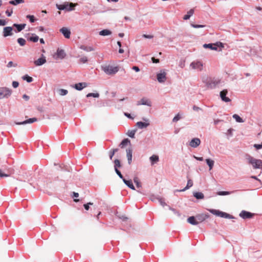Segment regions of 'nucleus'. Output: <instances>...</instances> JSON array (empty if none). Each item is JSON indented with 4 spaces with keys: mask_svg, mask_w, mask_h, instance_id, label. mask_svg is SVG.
<instances>
[{
    "mask_svg": "<svg viewBox=\"0 0 262 262\" xmlns=\"http://www.w3.org/2000/svg\"><path fill=\"white\" fill-rule=\"evenodd\" d=\"M247 160L249 164L252 165L254 169L262 168V161L261 160L256 159L250 155L247 156Z\"/></svg>",
    "mask_w": 262,
    "mask_h": 262,
    "instance_id": "f257e3e1",
    "label": "nucleus"
},
{
    "mask_svg": "<svg viewBox=\"0 0 262 262\" xmlns=\"http://www.w3.org/2000/svg\"><path fill=\"white\" fill-rule=\"evenodd\" d=\"M77 4H73L72 3H69L68 2L64 3L63 4H56V7L60 10H65L68 11H70L74 9V7Z\"/></svg>",
    "mask_w": 262,
    "mask_h": 262,
    "instance_id": "f03ea898",
    "label": "nucleus"
},
{
    "mask_svg": "<svg viewBox=\"0 0 262 262\" xmlns=\"http://www.w3.org/2000/svg\"><path fill=\"white\" fill-rule=\"evenodd\" d=\"M210 212L212 213L214 215H215L216 216L223 217V218H226V219H234V217L232 215H230V214H228L227 213L222 212L221 211H220L219 210H216V209H209L208 210Z\"/></svg>",
    "mask_w": 262,
    "mask_h": 262,
    "instance_id": "7ed1b4c3",
    "label": "nucleus"
},
{
    "mask_svg": "<svg viewBox=\"0 0 262 262\" xmlns=\"http://www.w3.org/2000/svg\"><path fill=\"white\" fill-rule=\"evenodd\" d=\"M103 71L108 75H114L119 71L118 67H113L110 65L105 66L102 67Z\"/></svg>",
    "mask_w": 262,
    "mask_h": 262,
    "instance_id": "20e7f679",
    "label": "nucleus"
},
{
    "mask_svg": "<svg viewBox=\"0 0 262 262\" xmlns=\"http://www.w3.org/2000/svg\"><path fill=\"white\" fill-rule=\"evenodd\" d=\"M11 90L7 88H0V99L8 98L11 94Z\"/></svg>",
    "mask_w": 262,
    "mask_h": 262,
    "instance_id": "39448f33",
    "label": "nucleus"
},
{
    "mask_svg": "<svg viewBox=\"0 0 262 262\" xmlns=\"http://www.w3.org/2000/svg\"><path fill=\"white\" fill-rule=\"evenodd\" d=\"M221 46L222 47H223V43L221 42H216V43H208V44H204L203 47L205 48H209L212 50H217V47Z\"/></svg>",
    "mask_w": 262,
    "mask_h": 262,
    "instance_id": "423d86ee",
    "label": "nucleus"
},
{
    "mask_svg": "<svg viewBox=\"0 0 262 262\" xmlns=\"http://www.w3.org/2000/svg\"><path fill=\"white\" fill-rule=\"evenodd\" d=\"M66 56V53L64 50L60 49H58L57 50V52L54 55V58L55 59H63Z\"/></svg>",
    "mask_w": 262,
    "mask_h": 262,
    "instance_id": "0eeeda50",
    "label": "nucleus"
},
{
    "mask_svg": "<svg viewBox=\"0 0 262 262\" xmlns=\"http://www.w3.org/2000/svg\"><path fill=\"white\" fill-rule=\"evenodd\" d=\"M190 66L193 69L201 71L203 69V64L202 62L196 61L192 62L191 63Z\"/></svg>",
    "mask_w": 262,
    "mask_h": 262,
    "instance_id": "6e6552de",
    "label": "nucleus"
},
{
    "mask_svg": "<svg viewBox=\"0 0 262 262\" xmlns=\"http://www.w3.org/2000/svg\"><path fill=\"white\" fill-rule=\"evenodd\" d=\"M239 216L244 219H251L253 217L254 214L245 210H243L239 213Z\"/></svg>",
    "mask_w": 262,
    "mask_h": 262,
    "instance_id": "1a4fd4ad",
    "label": "nucleus"
},
{
    "mask_svg": "<svg viewBox=\"0 0 262 262\" xmlns=\"http://www.w3.org/2000/svg\"><path fill=\"white\" fill-rule=\"evenodd\" d=\"M137 105H146L150 106L151 105V102L149 99L146 98H143L137 102Z\"/></svg>",
    "mask_w": 262,
    "mask_h": 262,
    "instance_id": "9d476101",
    "label": "nucleus"
},
{
    "mask_svg": "<svg viewBox=\"0 0 262 262\" xmlns=\"http://www.w3.org/2000/svg\"><path fill=\"white\" fill-rule=\"evenodd\" d=\"M195 217L198 222V224H199V223L203 222L206 219H208L209 217V215L206 214H200L196 215Z\"/></svg>",
    "mask_w": 262,
    "mask_h": 262,
    "instance_id": "9b49d317",
    "label": "nucleus"
},
{
    "mask_svg": "<svg viewBox=\"0 0 262 262\" xmlns=\"http://www.w3.org/2000/svg\"><path fill=\"white\" fill-rule=\"evenodd\" d=\"M227 93L228 91L227 90H224L220 92V97L222 100L226 102L231 101V99L229 98L226 97Z\"/></svg>",
    "mask_w": 262,
    "mask_h": 262,
    "instance_id": "f8f14e48",
    "label": "nucleus"
},
{
    "mask_svg": "<svg viewBox=\"0 0 262 262\" xmlns=\"http://www.w3.org/2000/svg\"><path fill=\"white\" fill-rule=\"evenodd\" d=\"M60 32L62 33L66 38H69L70 37L71 31L67 28L63 27L61 28L60 29Z\"/></svg>",
    "mask_w": 262,
    "mask_h": 262,
    "instance_id": "ddd939ff",
    "label": "nucleus"
},
{
    "mask_svg": "<svg viewBox=\"0 0 262 262\" xmlns=\"http://www.w3.org/2000/svg\"><path fill=\"white\" fill-rule=\"evenodd\" d=\"M46 62V57L43 55H41V57L38 58L37 60H35L34 63L36 66H40Z\"/></svg>",
    "mask_w": 262,
    "mask_h": 262,
    "instance_id": "4468645a",
    "label": "nucleus"
},
{
    "mask_svg": "<svg viewBox=\"0 0 262 262\" xmlns=\"http://www.w3.org/2000/svg\"><path fill=\"white\" fill-rule=\"evenodd\" d=\"M201 143V140L198 138L192 139L189 143V145L192 147H196Z\"/></svg>",
    "mask_w": 262,
    "mask_h": 262,
    "instance_id": "2eb2a0df",
    "label": "nucleus"
},
{
    "mask_svg": "<svg viewBox=\"0 0 262 262\" xmlns=\"http://www.w3.org/2000/svg\"><path fill=\"white\" fill-rule=\"evenodd\" d=\"M157 79L159 82H163L166 80V73L163 72L162 73H158L157 74Z\"/></svg>",
    "mask_w": 262,
    "mask_h": 262,
    "instance_id": "dca6fc26",
    "label": "nucleus"
},
{
    "mask_svg": "<svg viewBox=\"0 0 262 262\" xmlns=\"http://www.w3.org/2000/svg\"><path fill=\"white\" fill-rule=\"evenodd\" d=\"M37 121V118H30L28 120H26L24 121H23V122H16V124H17V125H21V124H27V123H33L34 122H36Z\"/></svg>",
    "mask_w": 262,
    "mask_h": 262,
    "instance_id": "f3484780",
    "label": "nucleus"
},
{
    "mask_svg": "<svg viewBox=\"0 0 262 262\" xmlns=\"http://www.w3.org/2000/svg\"><path fill=\"white\" fill-rule=\"evenodd\" d=\"M12 28L11 27H7L4 28V36L6 37L11 35Z\"/></svg>",
    "mask_w": 262,
    "mask_h": 262,
    "instance_id": "a211bd4d",
    "label": "nucleus"
},
{
    "mask_svg": "<svg viewBox=\"0 0 262 262\" xmlns=\"http://www.w3.org/2000/svg\"><path fill=\"white\" fill-rule=\"evenodd\" d=\"M87 86V84L85 82H81L75 84L74 88L79 91L81 90L84 88H85Z\"/></svg>",
    "mask_w": 262,
    "mask_h": 262,
    "instance_id": "6ab92c4d",
    "label": "nucleus"
},
{
    "mask_svg": "<svg viewBox=\"0 0 262 262\" xmlns=\"http://www.w3.org/2000/svg\"><path fill=\"white\" fill-rule=\"evenodd\" d=\"M126 156L128 160V162L130 164L132 162V149L128 148L126 149Z\"/></svg>",
    "mask_w": 262,
    "mask_h": 262,
    "instance_id": "aec40b11",
    "label": "nucleus"
},
{
    "mask_svg": "<svg viewBox=\"0 0 262 262\" xmlns=\"http://www.w3.org/2000/svg\"><path fill=\"white\" fill-rule=\"evenodd\" d=\"M187 221L189 223L193 225H198V222L195 217L192 216L188 218Z\"/></svg>",
    "mask_w": 262,
    "mask_h": 262,
    "instance_id": "412c9836",
    "label": "nucleus"
},
{
    "mask_svg": "<svg viewBox=\"0 0 262 262\" xmlns=\"http://www.w3.org/2000/svg\"><path fill=\"white\" fill-rule=\"evenodd\" d=\"M123 181L130 189H132L133 190L135 189V187L133 185V183L131 180H126L125 179H123Z\"/></svg>",
    "mask_w": 262,
    "mask_h": 262,
    "instance_id": "4be33fe9",
    "label": "nucleus"
},
{
    "mask_svg": "<svg viewBox=\"0 0 262 262\" xmlns=\"http://www.w3.org/2000/svg\"><path fill=\"white\" fill-rule=\"evenodd\" d=\"M150 160L151 163V165H154L155 163H157L159 161V157L157 155H152L150 157Z\"/></svg>",
    "mask_w": 262,
    "mask_h": 262,
    "instance_id": "5701e85b",
    "label": "nucleus"
},
{
    "mask_svg": "<svg viewBox=\"0 0 262 262\" xmlns=\"http://www.w3.org/2000/svg\"><path fill=\"white\" fill-rule=\"evenodd\" d=\"M149 125V124L148 123H146V122H138L137 123V125L138 126V127H139L140 128L146 127Z\"/></svg>",
    "mask_w": 262,
    "mask_h": 262,
    "instance_id": "b1692460",
    "label": "nucleus"
},
{
    "mask_svg": "<svg viewBox=\"0 0 262 262\" xmlns=\"http://www.w3.org/2000/svg\"><path fill=\"white\" fill-rule=\"evenodd\" d=\"M130 143V141L128 139H125L122 141L121 143L119 145V146L123 148L125 146H126L128 143Z\"/></svg>",
    "mask_w": 262,
    "mask_h": 262,
    "instance_id": "393cba45",
    "label": "nucleus"
},
{
    "mask_svg": "<svg viewBox=\"0 0 262 262\" xmlns=\"http://www.w3.org/2000/svg\"><path fill=\"white\" fill-rule=\"evenodd\" d=\"M193 9H190L189 11H188L187 14L184 15L183 19L185 20L188 19L190 17V16L193 15Z\"/></svg>",
    "mask_w": 262,
    "mask_h": 262,
    "instance_id": "a878e982",
    "label": "nucleus"
},
{
    "mask_svg": "<svg viewBox=\"0 0 262 262\" xmlns=\"http://www.w3.org/2000/svg\"><path fill=\"white\" fill-rule=\"evenodd\" d=\"M111 31L107 29L103 30L99 32V34L102 36L109 35H111Z\"/></svg>",
    "mask_w": 262,
    "mask_h": 262,
    "instance_id": "bb28decb",
    "label": "nucleus"
},
{
    "mask_svg": "<svg viewBox=\"0 0 262 262\" xmlns=\"http://www.w3.org/2000/svg\"><path fill=\"white\" fill-rule=\"evenodd\" d=\"M206 161L207 162V164H208V165L209 167V170L212 169L213 168V166L214 165V161L212 160L209 159H207L206 160Z\"/></svg>",
    "mask_w": 262,
    "mask_h": 262,
    "instance_id": "cd10ccee",
    "label": "nucleus"
},
{
    "mask_svg": "<svg viewBox=\"0 0 262 262\" xmlns=\"http://www.w3.org/2000/svg\"><path fill=\"white\" fill-rule=\"evenodd\" d=\"M80 49L87 52H90L94 50V48L91 46H81L80 47Z\"/></svg>",
    "mask_w": 262,
    "mask_h": 262,
    "instance_id": "c85d7f7f",
    "label": "nucleus"
},
{
    "mask_svg": "<svg viewBox=\"0 0 262 262\" xmlns=\"http://www.w3.org/2000/svg\"><path fill=\"white\" fill-rule=\"evenodd\" d=\"M13 26L17 28V30L18 32H20L25 28L26 24H14Z\"/></svg>",
    "mask_w": 262,
    "mask_h": 262,
    "instance_id": "c756f323",
    "label": "nucleus"
},
{
    "mask_svg": "<svg viewBox=\"0 0 262 262\" xmlns=\"http://www.w3.org/2000/svg\"><path fill=\"white\" fill-rule=\"evenodd\" d=\"M193 195L197 199H202L204 197L203 193L199 192L194 193Z\"/></svg>",
    "mask_w": 262,
    "mask_h": 262,
    "instance_id": "7c9ffc66",
    "label": "nucleus"
},
{
    "mask_svg": "<svg viewBox=\"0 0 262 262\" xmlns=\"http://www.w3.org/2000/svg\"><path fill=\"white\" fill-rule=\"evenodd\" d=\"M24 0H14L9 2V3L13 5H16L18 4L24 3Z\"/></svg>",
    "mask_w": 262,
    "mask_h": 262,
    "instance_id": "2f4dec72",
    "label": "nucleus"
},
{
    "mask_svg": "<svg viewBox=\"0 0 262 262\" xmlns=\"http://www.w3.org/2000/svg\"><path fill=\"white\" fill-rule=\"evenodd\" d=\"M233 118L237 122L242 123L244 122V120L241 118L238 115L234 114L233 115Z\"/></svg>",
    "mask_w": 262,
    "mask_h": 262,
    "instance_id": "473e14b6",
    "label": "nucleus"
},
{
    "mask_svg": "<svg viewBox=\"0 0 262 262\" xmlns=\"http://www.w3.org/2000/svg\"><path fill=\"white\" fill-rule=\"evenodd\" d=\"M192 185H193L192 181L191 180H188V181H187V185H186V187L184 189H183L182 190V191H184V190H185L186 189H189V188L192 187Z\"/></svg>",
    "mask_w": 262,
    "mask_h": 262,
    "instance_id": "72a5a7b5",
    "label": "nucleus"
},
{
    "mask_svg": "<svg viewBox=\"0 0 262 262\" xmlns=\"http://www.w3.org/2000/svg\"><path fill=\"white\" fill-rule=\"evenodd\" d=\"M17 42L21 46H24L26 45V41L23 38H19L17 39Z\"/></svg>",
    "mask_w": 262,
    "mask_h": 262,
    "instance_id": "f704fd0d",
    "label": "nucleus"
},
{
    "mask_svg": "<svg viewBox=\"0 0 262 262\" xmlns=\"http://www.w3.org/2000/svg\"><path fill=\"white\" fill-rule=\"evenodd\" d=\"M231 193V192L224 191H218L217 192V194L219 195H226L230 194Z\"/></svg>",
    "mask_w": 262,
    "mask_h": 262,
    "instance_id": "c9c22d12",
    "label": "nucleus"
},
{
    "mask_svg": "<svg viewBox=\"0 0 262 262\" xmlns=\"http://www.w3.org/2000/svg\"><path fill=\"white\" fill-rule=\"evenodd\" d=\"M23 79L26 80L28 82H31L33 81V78L27 75L23 76Z\"/></svg>",
    "mask_w": 262,
    "mask_h": 262,
    "instance_id": "e433bc0d",
    "label": "nucleus"
},
{
    "mask_svg": "<svg viewBox=\"0 0 262 262\" xmlns=\"http://www.w3.org/2000/svg\"><path fill=\"white\" fill-rule=\"evenodd\" d=\"M39 39V37L37 35H34L33 36H31L29 38V40L33 41L34 42H37Z\"/></svg>",
    "mask_w": 262,
    "mask_h": 262,
    "instance_id": "4c0bfd02",
    "label": "nucleus"
},
{
    "mask_svg": "<svg viewBox=\"0 0 262 262\" xmlns=\"http://www.w3.org/2000/svg\"><path fill=\"white\" fill-rule=\"evenodd\" d=\"M114 163H115V170L116 169V168H117L118 167H121L120 162V161L119 160L116 159L114 161Z\"/></svg>",
    "mask_w": 262,
    "mask_h": 262,
    "instance_id": "58836bf2",
    "label": "nucleus"
},
{
    "mask_svg": "<svg viewBox=\"0 0 262 262\" xmlns=\"http://www.w3.org/2000/svg\"><path fill=\"white\" fill-rule=\"evenodd\" d=\"M59 94L61 96H64L68 94V91L64 89H60L59 90Z\"/></svg>",
    "mask_w": 262,
    "mask_h": 262,
    "instance_id": "ea45409f",
    "label": "nucleus"
},
{
    "mask_svg": "<svg viewBox=\"0 0 262 262\" xmlns=\"http://www.w3.org/2000/svg\"><path fill=\"white\" fill-rule=\"evenodd\" d=\"M134 181L135 183L136 184L137 187H141V184L140 183L138 178L136 177L134 179Z\"/></svg>",
    "mask_w": 262,
    "mask_h": 262,
    "instance_id": "a19ab883",
    "label": "nucleus"
},
{
    "mask_svg": "<svg viewBox=\"0 0 262 262\" xmlns=\"http://www.w3.org/2000/svg\"><path fill=\"white\" fill-rule=\"evenodd\" d=\"M136 131L134 130L129 131L128 132V136L132 138H135V135Z\"/></svg>",
    "mask_w": 262,
    "mask_h": 262,
    "instance_id": "79ce46f5",
    "label": "nucleus"
},
{
    "mask_svg": "<svg viewBox=\"0 0 262 262\" xmlns=\"http://www.w3.org/2000/svg\"><path fill=\"white\" fill-rule=\"evenodd\" d=\"M79 61H80V63H84L85 62H87L88 61V58L86 57V56H83V57H82L81 58H80V59H79Z\"/></svg>",
    "mask_w": 262,
    "mask_h": 262,
    "instance_id": "37998d69",
    "label": "nucleus"
},
{
    "mask_svg": "<svg viewBox=\"0 0 262 262\" xmlns=\"http://www.w3.org/2000/svg\"><path fill=\"white\" fill-rule=\"evenodd\" d=\"M99 96L98 93H89L87 95V97L93 96L94 97H98Z\"/></svg>",
    "mask_w": 262,
    "mask_h": 262,
    "instance_id": "c03bdc74",
    "label": "nucleus"
},
{
    "mask_svg": "<svg viewBox=\"0 0 262 262\" xmlns=\"http://www.w3.org/2000/svg\"><path fill=\"white\" fill-rule=\"evenodd\" d=\"M93 203L91 202H89L87 204H84L83 206L85 210H88L90 208V205H93Z\"/></svg>",
    "mask_w": 262,
    "mask_h": 262,
    "instance_id": "a18cd8bd",
    "label": "nucleus"
},
{
    "mask_svg": "<svg viewBox=\"0 0 262 262\" xmlns=\"http://www.w3.org/2000/svg\"><path fill=\"white\" fill-rule=\"evenodd\" d=\"M253 146L256 148V149L258 150L259 149L262 148V142L258 144H254L253 145Z\"/></svg>",
    "mask_w": 262,
    "mask_h": 262,
    "instance_id": "49530a36",
    "label": "nucleus"
},
{
    "mask_svg": "<svg viewBox=\"0 0 262 262\" xmlns=\"http://www.w3.org/2000/svg\"><path fill=\"white\" fill-rule=\"evenodd\" d=\"M17 66V64H14L13 62L12 61H9L8 64H7V67L8 68H11L12 67H16Z\"/></svg>",
    "mask_w": 262,
    "mask_h": 262,
    "instance_id": "de8ad7c7",
    "label": "nucleus"
},
{
    "mask_svg": "<svg viewBox=\"0 0 262 262\" xmlns=\"http://www.w3.org/2000/svg\"><path fill=\"white\" fill-rule=\"evenodd\" d=\"M27 17L28 18H29L30 19V21L31 22V23H34V21H35V19H34V17L33 15H28L27 16Z\"/></svg>",
    "mask_w": 262,
    "mask_h": 262,
    "instance_id": "09e8293b",
    "label": "nucleus"
},
{
    "mask_svg": "<svg viewBox=\"0 0 262 262\" xmlns=\"http://www.w3.org/2000/svg\"><path fill=\"white\" fill-rule=\"evenodd\" d=\"M115 171H116V173L118 175V176L121 179H124L122 174H121V172L118 169V168H116Z\"/></svg>",
    "mask_w": 262,
    "mask_h": 262,
    "instance_id": "8fccbe9b",
    "label": "nucleus"
},
{
    "mask_svg": "<svg viewBox=\"0 0 262 262\" xmlns=\"http://www.w3.org/2000/svg\"><path fill=\"white\" fill-rule=\"evenodd\" d=\"M191 26L194 28H203L204 25L191 24Z\"/></svg>",
    "mask_w": 262,
    "mask_h": 262,
    "instance_id": "3c124183",
    "label": "nucleus"
},
{
    "mask_svg": "<svg viewBox=\"0 0 262 262\" xmlns=\"http://www.w3.org/2000/svg\"><path fill=\"white\" fill-rule=\"evenodd\" d=\"M181 117L179 114L177 115L173 119V122H177L180 119Z\"/></svg>",
    "mask_w": 262,
    "mask_h": 262,
    "instance_id": "603ef678",
    "label": "nucleus"
},
{
    "mask_svg": "<svg viewBox=\"0 0 262 262\" xmlns=\"http://www.w3.org/2000/svg\"><path fill=\"white\" fill-rule=\"evenodd\" d=\"M9 175L4 173L1 169H0V177H8Z\"/></svg>",
    "mask_w": 262,
    "mask_h": 262,
    "instance_id": "864d4df0",
    "label": "nucleus"
},
{
    "mask_svg": "<svg viewBox=\"0 0 262 262\" xmlns=\"http://www.w3.org/2000/svg\"><path fill=\"white\" fill-rule=\"evenodd\" d=\"M18 85H19V83L17 81H13L12 82V86L14 88H16L18 86Z\"/></svg>",
    "mask_w": 262,
    "mask_h": 262,
    "instance_id": "5fc2aeb1",
    "label": "nucleus"
},
{
    "mask_svg": "<svg viewBox=\"0 0 262 262\" xmlns=\"http://www.w3.org/2000/svg\"><path fill=\"white\" fill-rule=\"evenodd\" d=\"M143 37H144V38H149V39L153 38V36L152 35H146V34H143Z\"/></svg>",
    "mask_w": 262,
    "mask_h": 262,
    "instance_id": "6e6d98bb",
    "label": "nucleus"
},
{
    "mask_svg": "<svg viewBox=\"0 0 262 262\" xmlns=\"http://www.w3.org/2000/svg\"><path fill=\"white\" fill-rule=\"evenodd\" d=\"M6 24V21L4 19H0V26H5Z\"/></svg>",
    "mask_w": 262,
    "mask_h": 262,
    "instance_id": "4d7b16f0",
    "label": "nucleus"
},
{
    "mask_svg": "<svg viewBox=\"0 0 262 262\" xmlns=\"http://www.w3.org/2000/svg\"><path fill=\"white\" fill-rule=\"evenodd\" d=\"M151 60H152V62H153L154 63H159V59H156V58H154V57H152V58H151Z\"/></svg>",
    "mask_w": 262,
    "mask_h": 262,
    "instance_id": "13d9d810",
    "label": "nucleus"
},
{
    "mask_svg": "<svg viewBox=\"0 0 262 262\" xmlns=\"http://www.w3.org/2000/svg\"><path fill=\"white\" fill-rule=\"evenodd\" d=\"M132 69H133V70H134V71H135L137 72L140 71L139 68L138 67H137V66L133 67Z\"/></svg>",
    "mask_w": 262,
    "mask_h": 262,
    "instance_id": "bf43d9fd",
    "label": "nucleus"
},
{
    "mask_svg": "<svg viewBox=\"0 0 262 262\" xmlns=\"http://www.w3.org/2000/svg\"><path fill=\"white\" fill-rule=\"evenodd\" d=\"M23 98L26 101H28L29 99V96L26 94L23 95Z\"/></svg>",
    "mask_w": 262,
    "mask_h": 262,
    "instance_id": "052dcab7",
    "label": "nucleus"
},
{
    "mask_svg": "<svg viewBox=\"0 0 262 262\" xmlns=\"http://www.w3.org/2000/svg\"><path fill=\"white\" fill-rule=\"evenodd\" d=\"M6 13L8 16H10L12 13V10H11L10 12H9L8 10H7L6 11Z\"/></svg>",
    "mask_w": 262,
    "mask_h": 262,
    "instance_id": "680f3d73",
    "label": "nucleus"
},
{
    "mask_svg": "<svg viewBox=\"0 0 262 262\" xmlns=\"http://www.w3.org/2000/svg\"><path fill=\"white\" fill-rule=\"evenodd\" d=\"M115 155V154L113 152V151H110V158L111 160L113 158V157L114 156V155Z\"/></svg>",
    "mask_w": 262,
    "mask_h": 262,
    "instance_id": "e2e57ef3",
    "label": "nucleus"
},
{
    "mask_svg": "<svg viewBox=\"0 0 262 262\" xmlns=\"http://www.w3.org/2000/svg\"><path fill=\"white\" fill-rule=\"evenodd\" d=\"M194 158L196 159L197 160H199V161H202L203 160V157H196L195 156H194Z\"/></svg>",
    "mask_w": 262,
    "mask_h": 262,
    "instance_id": "0e129e2a",
    "label": "nucleus"
},
{
    "mask_svg": "<svg viewBox=\"0 0 262 262\" xmlns=\"http://www.w3.org/2000/svg\"><path fill=\"white\" fill-rule=\"evenodd\" d=\"M79 196V194L77 192H73V197L78 198Z\"/></svg>",
    "mask_w": 262,
    "mask_h": 262,
    "instance_id": "69168bd1",
    "label": "nucleus"
},
{
    "mask_svg": "<svg viewBox=\"0 0 262 262\" xmlns=\"http://www.w3.org/2000/svg\"><path fill=\"white\" fill-rule=\"evenodd\" d=\"M193 110L197 111L200 110V108L199 107H198V106H194L193 107Z\"/></svg>",
    "mask_w": 262,
    "mask_h": 262,
    "instance_id": "338daca9",
    "label": "nucleus"
},
{
    "mask_svg": "<svg viewBox=\"0 0 262 262\" xmlns=\"http://www.w3.org/2000/svg\"><path fill=\"white\" fill-rule=\"evenodd\" d=\"M160 202L161 204L163 206H164L165 205H166V203L164 202H163L162 200H160Z\"/></svg>",
    "mask_w": 262,
    "mask_h": 262,
    "instance_id": "774afa93",
    "label": "nucleus"
}]
</instances>
